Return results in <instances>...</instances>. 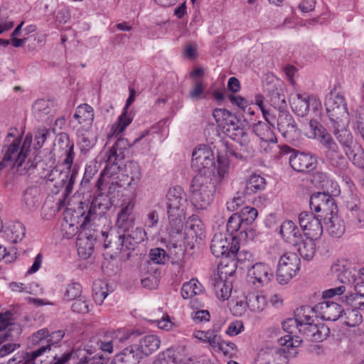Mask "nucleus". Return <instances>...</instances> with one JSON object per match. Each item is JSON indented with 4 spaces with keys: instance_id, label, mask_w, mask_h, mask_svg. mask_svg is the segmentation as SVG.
<instances>
[{
    "instance_id": "obj_1",
    "label": "nucleus",
    "mask_w": 364,
    "mask_h": 364,
    "mask_svg": "<svg viewBox=\"0 0 364 364\" xmlns=\"http://www.w3.org/2000/svg\"><path fill=\"white\" fill-rule=\"evenodd\" d=\"M16 129H11L4 139L1 149L2 159L0 161V171L6 168L16 169L19 174H24L31 167L26 161L32 142V135L28 134L23 140L21 136H16Z\"/></svg>"
},
{
    "instance_id": "obj_2",
    "label": "nucleus",
    "mask_w": 364,
    "mask_h": 364,
    "mask_svg": "<svg viewBox=\"0 0 364 364\" xmlns=\"http://www.w3.org/2000/svg\"><path fill=\"white\" fill-rule=\"evenodd\" d=\"M166 208L168 219V230L171 234L182 232L186 220L188 200L181 186L171 188L166 194Z\"/></svg>"
},
{
    "instance_id": "obj_3",
    "label": "nucleus",
    "mask_w": 364,
    "mask_h": 364,
    "mask_svg": "<svg viewBox=\"0 0 364 364\" xmlns=\"http://www.w3.org/2000/svg\"><path fill=\"white\" fill-rule=\"evenodd\" d=\"M309 125L314 131L315 138L324 149L327 163L340 170L346 168L348 161L331 134L323 126L318 125L316 120H311Z\"/></svg>"
},
{
    "instance_id": "obj_4",
    "label": "nucleus",
    "mask_w": 364,
    "mask_h": 364,
    "mask_svg": "<svg viewBox=\"0 0 364 364\" xmlns=\"http://www.w3.org/2000/svg\"><path fill=\"white\" fill-rule=\"evenodd\" d=\"M215 185L211 178L203 174H196L191 184L193 203L196 208L206 209L213 200Z\"/></svg>"
},
{
    "instance_id": "obj_5",
    "label": "nucleus",
    "mask_w": 364,
    "mask_h": 364,
    "mask_svg": "<svg viewBox=\"0 0 364 364\" xmlns=\"http://www.w3.org/2000/svg\"><path fill=\"white\" fill-rule=\"evenodd\" d=\"M77 173L78 168L76 166H69L63 163L52 169L46 177L48 181H55L56 188L65 187V196H68L73 192Z\"/></svg>"
},
{
    "instance_id": "obj_6",
    "label": "nucleus",
    "mask_w": 364,
    "mask_h": 364,
    "mask_svg": "<svg viewBox=\"0 0 364 364\" xmlns=\"http://www.w3.org/2000/svg\"><path fill=\"white\" fill-rule=\"evenodd\" d=\"M192 168L197 174L211 178L215 169V161L213 151L206 145L199 146L192 154Z\"/></svg>"
},
{
    "instance_id": "obj_7",
    "label": "nucleus",
    "mask_w": 364,
    "mask_h": 364,
    "mask_svg": "<svg viewBox=\"0 0 364 364\" xmlns=\"http://www.w3.org/2000/svg\"><path fill=\"white\" fill-rule=\"evenodd\" d=\"M129 147V141L124 138L118 139L114 145L106 150L101 157L100 161L105 164V168L102 172L100 178L97 183L98 189L102 190L105 176L108 174V168L117 164V161L124 159L125 152Z\"/></svg>"
},
{
    "instance_id": "obj_8",
    "label": "nucleus",
    "mask_w": 364,
    "mask_h": 364,
    "mask_svg": "<svg viewBox=\"0 0 364 364\" xmlns=\"http://www.w3.org/2000/svg\"><path fill=\"white\" fill-rule=\"evenodd\" d=\"M240 250L237 236L225 233H215L212 239L210 250L215 257H235Z\"/></svg>"
},
{
    "instance_id": "obj_9",
    "label": "nucleus",
    "mask_w": 364,
    "mask_h": 364,
    "mask_svg": "<svg viewBox=\"0 0 364 364\" xmlns=\"http://www.w3.org/2000/svg\"><path fill=\"white\" fill-rule=\"evenodd\" d=\"M300 269V259L296 253L286 252L280 256L277 269V281L280 284H288Z\"/></svg>"
},
{
    "instance_id": "obj_10",
    "label": "nucleus",
    "mask_w": 364,
    "mask_h": 364,
    "mask_svg": "<svg viewBox=\"0 0 364 364\" xmlns=\"http://www.w3.org/2000/svg\"><path fill=\"white\" fill-rule=\"evenodd\" d=\"M325 105L331 122L337 124L349 122L350 113L343 95L331 93L326 99Z\"/></svg>"
},
{
    "instance_id": "obj_11",
    "label": "nucleus",
    "mask_w": 364,
    "mask_h": 364,
    "mask_svg": "<svg viewBox=\"0 0 364 364\" xmlns=\"http://www.w3.org/2000/svg\"><path fill=\"white\" fill-rule=\"evenodd\" d=\"M311 210L321 213L318 216L323 219L338 213V207L333 198L326 192H317L310 198Z\"/></svg>"
},
{
    "instance_id": "obj_12",
    "label": "nucleus",
    "mask_w": 364,
    "mask_h": 364,
    "mask_svg": "<svg viewBox=\"0 0 364 364\" xmlns=\"http://www.w3.org/2000/svg\"><path fill=\"white\" fill-rule=\"evenodd\" d=\"M65 336L63 330H58L50 333L46 328H41L33 333L29 338L33 347L46 348L45 354L50 352L51 346H58Z\"/></svg>"
},
{
    "instance_id": "obj_13",
    "label": "nucleus",
    "mask_w": 364,
    "mask_h": 364,
    "mask_svg": "<svg viewBox=\"0 0 364 364\" xmlns=\"http://www.w3.org/2000/svg\"><path fill=\"white\" fill-rule=\"evenodd\" d=\"M281 154H291L289 157L291 167L297 172L313 170L316 167V159L309 154L296 151L287 145L281 146Z\"/></svg>"
},
{
    "instance_id": "obj_14",
    "label": "nucleus",
    "mask_w": 364,
    "mask_h": 364,
    "mask_svg": "<svg viewBox=\"0 0 364 364\" xmlns=\"http://www.w3.org/2000/svg\"><path fill=\"white\" fill-rule=\"evenodd\" d=\"M321 218L312 213L302 212L299 215V223L306 238L318 240L323 233Z\"/></svg>"
},
{
    "instance_id": "obj_15",
    "label": "nucleus",
    "mask_w": 364,
    "mask_h": 364,
    "mask_svg": "<svg viewBox=\"0 0 364 364\" xmlns=\"http://www.w3.org/2000/svg\"><path fill=\"white\" fill-rule=\"evenodd\" d=\"M274 277L272 269L264 262L254 264L247 272V279L256 287L268 284Z\"/></svg>"
},
{
    "instance_id": "obj_16",
    "label": "nucleus",
    "mask_w": 364,
    "mask_h": 364,
    "mask_svg": "<svg viewBox=\"0 0 364 364\" xmlns=\"http://www.w3.org/2000/svg\"><path fill=\"white\" fill-rule=\"evenodd\" d=\"M136 205L134 198L124 199L117 213L116 226L121 231H129L134 226L135 216L134 209Z\"/></svg>"
},
{
    "instance_id": "obj_17",
    "label": "nucleus",
    "mask_w": 364,
    "mask_h": 364,
    "mask_svg": "<svg viewBox=\"0 0 364 364\" xmlns=\"http://www.w3.org/2000/svg\"><path fill=\"white\" fill-rule=\"evenodd\" d=\"M290 104L292 111L299 117L306 116L311 107L316 109L321 105L316 97L301 93L291 95Z\"/></svg>"
},
{
    "instance_id": "obj_18",
    "label": "nucleus",
    "mask_w": 364,
    "mask_h": 364,
    "mask_svg": "<svg viewBox=\"0 0 364 364\" xmlns=\"http://www.w3.org/2000/svg\"><path fill=\"white\" fill-rule=\"evenodd\" d=\"M102 236L104 237V247L105 249L112 247V243L115 250L118 252H124L127 250H134L137 242H134V240L129 237L126 232L119 235H113L105 231L101 232Z\"/></svg>"
},
{
    "instance_id": "obj_19",
    "label": "nucleus",
    "mask_w": 364,
    "mask_h": 364,
    "mask_svg": "<svg viewBox=\"0 0 364 364\" xmlns=\"http://www.w3.org/2000/svg\"><path fill=\"white\" fill-rule=\"evenodd\" d=\"M129 96L127 100L125 107H124L123 112L120 114L114 122L110 129V132L108 134V137L117 136L119 134L122 133L124 129L129 126L132 122V117L127 113L128 107L134 102L135 100L136 91L134 88L129 87Z\"/></svg>"
},
{
    "instance_id": "obj_20",
    "label": "nucleus",
    "mask_w": 364,
    "mask_h": 364,
    "mask_svg": "<svg viewBox=\"0 0 364 364\" xmlns=\"http://www.w3.org/2000/svg\"><path fill=\"white\" fill-rule=\"evenodd\" d=\"M316 311L322 319L335 321L342 316L344 309L336 302L325 301L316 305Z\"/></svg>"
},
{
    "instance_id": "obj_21",
    "label": "nucleus",
    "mask_w": 364,
    "mask_h": 364,
    "mask_svg": "<svg viewBox=\"0 0 364 364\" xmlns=\"http://www.w3.org/2000/svg\"><path fill=\"white\" fill-rule=\"evenodd\" d=\"M73 118L80 125V129L85 132L90 131L95 119L94 109L88 104H82L75 109Z\"/></svg>"
},
{
    "instance_id": "obj_22",
    "label": "nucleus",
    "mask_w": 364,
    "mask_h": 364,
    "mask_svg": "<svg viewBox=\"0 0 364 364\" xmlns=\"http://www.w3.org/2000/svg\"><path fill=\"white\" fill-rule=\"evenodd\" d=\"M83 227L84 230L79 234L76 246L79 256L83 259H87L94 251V245L97 235L95 236L87 232L85 226Z\"/></svg>"
},
{
    "instance_id": "obj_23",
    "label": "nucleus",
    "mask_w": 364,
    "mask_h": 364,
    "mask_svg": "<svg viewBox=\"0 0 364 364\" xmlns=\"http://www.w3.org/2000/svg\"><path fill=\"white\" fill-rule=\"evenodd\" d=\"M298 331L304 334L307 339L314 342L323 341L329 334V329L327 326L323 324L316 325L314 322L299 327Z\"/></svg>"
},
{
    "instance_id": "obj_24",
    "label": "nucleus",
    "mask_w": 364,
    "mask_h": 364,
    "mask_svg": "<svg viewBox=\"0 0 364 364\" xmlns=\"http://www.w3.org/2000/svg\"><path fill=\"white\" fill-rule=\"evenodd\" d=\"M279 233L285 242L292 245H297L303 238L297 225L293 221L289 220L282 223Z\"/></svg>"
},
{
    "instance_id": "obj_25",
    "label": "nucleus",
    "mask_w": 364,
    "mask_h": 364,
    "mask_svg": "<svg viewBox=\"0 0 364 364\" xmlns=\"http://www.w3.org/2000/svg\"><path fill=\"white\" fill-rule=\"evenodd\" d=\"M142 358L136 346H129L118 353L114 360L119 364H139Z\"/></svg>"
},
{
    "instance_id": "obj_26",
    "label": "nucleus",
    "mask_w": 364,
    "mask_h": 364,
    "mask_svg": "<svg viewBox=\"0 0 364 364\" xmlns=\"http://www.w3.org/2000/svg\"><path fill=\"white\" fill-rule=\"evenodd\" d=\"M277 126L283 136L289 137L296 132V124L293 117L287 112L281 111L278 116Z\"/></svg>"
},
{
    "instance_id": "obj_27",
    "label": "nucleus",
    "mask_w": 364,
    "mask_h": 364,
    "mask_svg": "<svg viewBox=\"0 0 364 364\" xmlns=\"http://www.w3.org/2000/svg\"><path fill=\"white\" fill-rule=\"evenodd\" d=\"M271 105L276 109H282L286 107L285 96L281 84L270 83L266 87Z\"/></svg>"
},
{
    "instance_id": "obj_28",
    "label": "nucleus",
    "mask_w": 364,
    "mask_h": 364,
    "mask_svg": "<svg viewBox=\"0 0 364 364\" xmlns=\"http://www.w3.org/2000/svg\"><path fill=\"white\" fill-rule=\"evenodd\" d=\"M212 286L218 299L225 301L230 296L232 285L230 279L214 277L212 279Z\"/></svg>"
},
{
    "instance_id": "obj_29",
    "label": "nucleus",
    "mask_w": 364,
    "mask_h": 364,
    "mask_svg": "<svg viewBox=\"0 0 364 364\" xmlns=\"http://www.w3.org/2000/svg\"><path fill=\"white\" fill-rule=\"evenodd\" d=\"M56 145L65 151V158L63 164L72 166L75 158L74 144L70 143L69 136L66 133H60L58 136Z\"/></svg>"
},
{
    "instance_id": "obj_30",
    "label": "nucleus",
    "mask_w": 364,
    "mask_h": 364,
    "mask_svg": "<svg viewBox=\"0 0 364 364\" xmlns=\"http://www.w3.org/2000/svg\"><path fill=\"white\" fill-rule=\"evenodd\" d=\"M46 348H36L31 352L18 353L8 361V364H35V359L44 355Z\"/></svg>"
},
{
    "instance_id": "obj_31",
    "label": "nucleus",
    "mask_w": 364,
    "mask_h": 364,
    "mask_svg": "<svg viewBox=\"0 0 364 364\" xmlns=\"http://www.w3.org/2000/svg\"><path fill=\"white\" fill-rule=\"evenodd\" d=\"M314 316H318V314L316 311V305L314 307L302 306L296 309L294 313V318L298 323V328L305 326V324L314 323Z\"/></svg>"
},
{
    "instance_id": "obj_32",
    "label": "nucleus",
    "mask_w": 364,
    "mask_h": 364,
    "mask_svg": "<svg viewBox=\"0 0 364 364\" xmlns=\"http://www.w3.org/2000/svg\"><path fill=\"white\" fill-rule=\"evenodd\" d=\"M234 257H223L218 267V274L214 277L229 279L236 272L237 264Z\"/></svg>"
},
{
    "instance_id": "obj_33",
    "label": "nucleus",
    "mask_w": 364,
    "mask_h": 364,
    "mask_svg": "<svg viewBox=\"0 0 364 364\" xmlns=\"http://www.w3.org/2000/svg\"><path fill=\"white\" fill-rule=\"evenodd\" d=\"M274 126L262 121L253 123V131L261 139L266 141L277 142L273 129Z\"/></svg>"
},
{
    "instance_id": "obj_34",
    "label": "nucleus",
    "mask_w": 364,
    "mask_h": 364,
    "mask_svg": "<svg viewBox=\"0 0 364 364\" xmlns=\"http://www.w3.org/2000/svg\"><path fill=\"white\" fill-rule=\"evenodd\" d=\"M161 341L156 335H147L144 336L139 341L137 348L141 353V355L147 356L156 350L160 346Z\"/></svg>"
},
{
    "instance_id": "obj_35",
    "label": "nucleus",
    "mask_w": 364,
    "mask_h": 364,
    "mask_svg": "<svg viewBox=\"0 0 364 364\" xmlns=\"http://www.w3.org/2000/svg\"><path fill=\"white\" fill-rule=\"evenodd\" d=\"M108 208L107 205L101 202L100 198H94L89 207L88 211L84 218L82 226H86L91 220L97 215H103Z\"/></svg>"
},
{
    "instance_id": "obj_36",
    "label": "nucleus",
    "mask_w": 364,
    "mask_h": 364,
    "mask_svg": "<svg viewBox=\"0 0 364 364\" xmlns=\"http://www.w3.org/2000/svg\"><path fill=\"white\" fill-rule=\"evenodd\" d=\"M125 175L130 178L127 184L136 188L141 178V170L139 164L134 161H128L124 166Z\"/></svg>"
},
{
    "instance_id": "obj_37",
    "label": "nucleus",
    "mask_w": 364,
    "mask_h": 364,
    "mask_svg": "<svg viewBox=\"0 0 364 364\" xmlns=\"http://www.w3.org/2000/svg\"><path fill=\"white\" fill-rule=\"evenodd\" d=\"M327 231L335 237H340L345 231V227L337 214L323 218Z\"/></svg>"
},
{
    "instance_id": "obj_38",
    "label": "nucleus",
    "mask_w": 364,
    "mask_h": 364,
    "mask_svg": "<svg viewBox=\"0 0 364 364\" xmlns=\"http://www.w3.org/2000/svg\"><path fill=\"white\" fill-rule=\"evenodd\" d=\"M7 239L13 242L17 243L23 240L26 234V228L20 222H13L5 230Z\"/></svg>"
},
{
    "instance_id": "obj_39",
    "label": "nucleus",
    "mask_w": 364,
    "mask_h": 364,
    "mask_svg": "<svg viewBox=\"0 0 364 364\" xmlns=\"http://www.w3.org/2000/svg\"><path fill=\"white\" fill-rule=\"evenodd\" d=\"M186 232L192 237L201 239L204 236L203 224L198 216L193 215L188 218L186 224Z\"/></svg>"
},
{
    "instance_id": "obj_40",
    "label": "nucleus",
    "mask_w": 364,
    "mask_h": 364,
    "mask_svg": "<svg viewBox=\"0 0 364 364\" xmlns=\"http://www.w3.org/2000/svg\"><path fill=\"white\" fill-rule=\"evenodd\" d=\"M204 291V287L196 279H192L184 283L181 288V296L183 299H192L194 296L200 295Z\"/></svg>"
},
{
    "instance_id": "obj_41",
    "label": "nucleus",
    "mask_w": 364,
    "mask_h": 364,
    "mask_svg": "<svg viewBox=\"0 0 364 364\" xmlns=\"http://www.w3.org/2000/svg\"><path fill=\"white\" fill-rule=\"evenodd\" d=\"M314 239H301L297 245V250L302 258L306 260L311 259L316 252Z\"/></svg>"
},
{
    "instance_id": "obj_42",
    "label": "nucleus",
    "mask_w": 364,
    "mask_h": 364,
    "mask_svg": "<svg viewBox=\"0 0 364 364\" xmlns=\"http://www.w3.org/2000/svg\"><path fill=\"white\" fill-rule=\"evenodd\" d=\"M331 270L333 273L336 274L338 279L343 284L350 282L353 278L351 271L346 267L345 261H337L332 264Z\"/></svg>"
},
{
    "instance_id": "obj_43",
    "label": "nucleus",
    "mask_w": 364,
    "mask_h": 364,
    "mask_svg": "<svg viewBox=\"0 0 364 364\" xmlns=\"http://www.w3.org/2000/svg\"><path fill=\"white\" fill-rule=\"evenodd\" d=\"M109 294L108 284L102 280H96L92 285V296L95 302L101 305Z\"/></svg>"
},
{
    "instance_id": "obj_44",
    "label": "nucleus",
    "mask_w": 364,
    "mask_h": 364,
    "mask_svg": "<svg viewBox=\"0 0 364 364\" xmlns=\"http://www.w3.org/2000/svg\"><path fill=\"white\" fill-rule=\"evenodd\" d=\"M265 179L259 175L252 174L246 182L245 193L250 195L264 189Z\"/></svg>"
},
{
    "instance_id": "obj_45",
    "label": "nucleus",
    "mask_w": 364,
    "mask_h": 364,
    "mask_svg": "<svg viewBox=\"0 0 364 364\" xmlns=\"http://www.w3.org/2000/svg\"><path fill=\"white\" fill-rule=\"evenodd\" d=\"M334 135L345 149L346 154L348 155V151H350L353 144V136L350 130L346 129H337L334 131Z\"/></svg>"
},
{
    "instance_id": "obj_46",
    "label": "nucleus",
    "mask_w": 364,
    "mask_h": 364,
    "mask_svg": "<svg viewBox=\"0 0 364 364\" xmlns=\"http://www.w3.org/2000/svg\"><path fill=\"white\" fill-rule=\"evenodd\" d=\"M246 300H247L248 308L252 311H262L267 303L265 296L259 293L249 294L246 297Z\"/></svg>"
},
{
    "instance_id": "obj_47",
    "label": "nucleus",
    "mask_w": 364,
    "mask_h": 364,
    "mask_svg": "<svg viewBox=\"0 0 364 364\" xmlns=\"http://www.w3.org/2000/svg\"><path fill=\"white\" fill-rule=\"evenodd\" d=\"M82 291L81 284L73 280L65 287L63 299L66 301H72L81 296Z\"/></svg>"
},
{
    "instance_id": "obj_48",
    "label": "nucleus",
    "mask_w": 364,
    "mask_h": 364,
    "mask_svg": "<svg viewBox=\"0 0 364 364\" xmlns=\"http://www.w3.org/2000/svg\"><path fill=\"white\" fill-rule=\"evenodd\" d=\"M193 337L203 342L208 343L213 348H216L219 343V335L213 330L197 331L193 333Z\"/></svg>"
},
{
    "instance_id": "obj_49",
    "label": "nucleus",
    "mask_w": 364,
    "mask_h": 364,
    "mask_svg": "<svg viewBox=\"0 0 364 364\" xmlns=\"http://www.w3.org/2000/svg\"><path fill=\"white\" fill-rule=\"evenodd\" d=\"M243 227H246L244 221L238 213H235L230 217L227 223V235H234L235 232L241 231Z\"/></svg>"
},
{
    "instance_id": "obj_50",
    "label": "nucleus",
    "mask_w": 364,
    "mask_h": 364,
    "mask_svg": "<svg viewBox=\"0 0 364 364\" xmlns=\"http://www.w3.org/2000/svg\"><path fill=\"white\" fill-rule=\"evenodd\" d=\"M53 109V102L44 99L36 100L33 106L34 113L38 114L39 117L49 114L52 112Z\"/></svg>"
},
{
    "instance_id": "obj_51",
    "label": "nucleus",
    "mask_w": 364,
    "mask_h": 364,
    "mask_svg": "<svg viewBox=\"0 0 364 364\" xmlns=\"http://www.w3.org/2000/svg\"><path fill=\"white\" fill-rule=\"evenodd\" d=\"M85 130L77 129V134L79 137V146L81 152L86 153L89 151L95 145V139L84 134Z\"/></svg>"
},
{
    "instance_id": "obj_52",
    "label": "nucleus",
    "mask_w": 364,
    "mask_h": 364,
    "mask_svg": "<svg viewBox=\"0 0 364 364\" xmlns=\"http://www.w3.org/2000/svg\"><path fill=\"white\" fill-rule=\"evenodd\" d=\"M113 336L114 342L116 343V348H119L121 345L130 340L134 332L129 329H118L110 332Z\"/></svg>"
},
{
    "instance_id": "obj_53",
    "label": "nucleus",
    "mask_w": 364,
    "mask_h": 364,
    "mask_svg": "<svg viewBox=\"0 0 364 364\" xmlns=\"http://www.w3.org/2000/svg\"><path fill=\"white\" fill-rule=\"evenodd\" d=\"M345 324L349 327L359 326L363 321V316L357 309H348L346 313Z\"/></svg>"
},
{
    "instance_id": "obj_54",
    "label": "nucleus",
    "mask_w": 364,
    "mask_h": 364,
    "mask_svg": "<svg viewBox=\"0 0 364 364\" xmlns=\"http://www.w3.org/2000/svg\"><path fill=\"white\" fill-rule=\"evenodd\" d=\"M347 156L356 166L364 168V151L360 146L351 148Z\"/></svg>"
},
{
    "instance_id": "obj_55",
    "label": "nucleus",
    "mask_w": 364,
    "mask_h": 364,
    "mask_svg": "<svg viewBox=\"0 0 364 364\" xmlns=\"http://www.w3.org/2000/svg\"><path fill=\"white\" fill-rule=\"evenodd\" d=\"M72 301H73V303L71 309L74 312L80 314H86L89 312V301L85 296L82 294L77 299H73Z\"/></svg>"
},
{
    "instance_id": "obj_56",
    "label": "nucleus",
    "mask_w": 364,
    "mask_h": 364,
    "mask_svg": "<svg viewBox=\"0 0 364 364\" xmlns=\"http://www.w3.org/2000/svg\"><path fill=\"white\" fill-rule=\"evenodd\" d=\"M169 255L166 252L159 247L154 248L150 250L149 258L150 259L158 264H164L168 260Z\"/></svg>"
},
{
    "instance_id": "obj_57",
    "label": "nucleus",
    "mask_w": 364,
    "mask_h": 364,
    "mask_svg": "<svg viewBox=\"0 0 364 364\" xmlns=\"http://www.w3.org/2000/svg\"><path fill=\"white\" fill-rule=\"evenodd\" d=\"M239 215L244 221V224L251 225L257 217V210L255 208L246 206L243 208Z\"/></svg>"
},
{
    "instance_id": "obj_58",
    "label": "nucleus",
    "mask_w": 364,
    "mask_h": 364,
    "mask_svg": "<svg viewBox=\"0 0 364 364\" xmlns=\"http://www.w3.org/2000/svg\"><path fill=\"white\" fill-rule=\"evenodd\" d=\"M78 232V227L69 222L67 220L63 221L61 224V232L64 237L71 238L74 237Z\"/></svg>"
},
{
    "instance_id": "obj_59",
    "label": "nucleus",
    "mask_w": 364,
    "mask_h": 364,
    "mask_svg": "<svg viewBox=\"0 0 364 364\" xmlns=\"http://www.w3.org/2000/svg\"><path fill=\"white\" fill-rule=\"evenodd\" d=\"M302 340L299 338V336L293 335H285L281 337L279 340V342L281 346H286L287 348H298L301 343Z\"/></svg>"
},
{
    "instance_id": "obj_60",
    "label": "nucleus",
    "mask_w": 364,
    "mask_h": 364,
    "mask_svg": "<svg viewBox=\"0 0 364 364\" xmlns=\"http://www.w3.org/2000/svg\"><path fill=\"white\" fill-rule=\"evenodd\" d=\"M348 217L351 223L358 228L364 227V210L360 208L351 213H348Z\"/></svg>"
},
{
    "instance_id": "obj_61",
    "label": "nucleus",
    "mask_w": 364,
    "mask_h": 364,
    "mask_svg": "<svg viewBox=\"0 0 364 364\" xmlns=\"http://www.w3.org/2000/svg\"><path fill=\"white\" fill-rule=\"evenodd\" d=\"M116 348V343L114 342V338L110 332L107 333L103 340L100 341V349L104 352L111 353Z\"/></svg>"
},
{
    "instance_id": "obj_62",
    "label": "nucleus",
    "mask_w": 364,
    "mask_h": 364,
    "mask_svg": "<svg viewBox=\"0 0 364 364\" xmlns=\"http://www.w3.org/2000/svg\"><path fill=\"white\" fill-rule=\"evenodd\" d=\"M122 232H126L127 235H129V237H130L134 240V242H137L138 244L143 242L146 236L145 230L140 227L135 228L134 226V228L130 229V230L122 231Z\"/></svg>"
},
{
    "instance_id": "obj_63",
    "label": "nucleus",
    "mask_w": 364,
    "mask_h": 364,
    "mask_svg": "<svg viewBox=\"0 0 364 364\" xmlns=\"http://www.w3.org/2000/svg\"><path fill=\"white\" fill-rule=\"evenodd\" d=\"M218 165H215L217 175L219 180H223L228 174L229 164L225 159L219 157L217 160Z\"/></svg>"
},
{
    "instance_id": "obj_64",
    "label": "nucleus",
    "mask_w": 364,
    "mask_h": 364,
    "mask_svg": "<svg viewBox=\"0 0 364 364\" xmlns=\"http://www.w3.org/2000/svg\"><path fill=\"white\" fill-rule=\"evenodd\" d=\"M273 355L272 364H288L289 358L284 348H280L272 351Z\"/></svg>"
}]
</instances>
